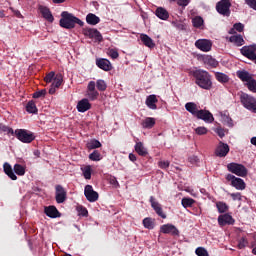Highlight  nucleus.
I'll use <instances>...</instances> for the list:
<instances>
[{"label":"nucleus","mask_w":256,"mask_h":256,"mask_svg":"<svg viewBox=\"0 0 256 256\" xmlns=\"http://www.w3.org/2000/svg\"><path fill=\"white\" fill-rule=\"evenodd\" d=\"M193 77L196 85H198L200 89H205L206 91H211V89H213V81L211 80L209 72L205 70H195L193 72Z\"/></svg>","instance_id":"nucleus-1"},{"label":"nucleus","mask_w":256,"mask_h":256,"mask_svg":"<svg viewBox=\"0 0 256 256\" xmlns=\"http://www.w3.org/2000/svg\"><path fill=\"white\" fill-rule=\"evenodd\" d=\"M60 27L63 29H75V25H79L80 27H83L85 23L77 18L72 13H69L68 11H63L61 13V19L59 21Z\"/></svg>","instance_id":"nucleus-2"},{"label":"nucleus","mask_w":256,"mask_h":256,"mask_svg":"<svg viewBox=\"0 0 256 256\" xmlns=\"http://www.w3.org/2000/svg\"><path fill=\"white\" fill-rule=\"evenodd\" d=\"M237 77L244 83L247 89L252 93H256V80L253 78V74L247 70H239L237 71Z\"/></svg>","instance_id":"nucleus-3"},{"label":"nucleus","mask_w":256,"mask_h":256,"mask_svg":"<svg viewBox=\"0 0 256 256\" xmlns=\"http://www.w3.org/2000/svg\"><path fill=\"white\" fill-rule=\"evenodd\" d=\"M8 133L16 135L17 139L22 143H32V141H35V134L25 129H9Z\"/></svg>","instance_id":"nucleus-4"},{"label":"nucleus","mask_w":256,"mask_h":256,"mask_svg":"<svg viewBox=\"0 0 256 256\" xmlns=\"http://www.w3.org/2000/svg\"><path fill=\"white\" fill-rule=\"evenodd\" d=\"M240 103L247 109L248 111H251V113H256V98L242 92L240 94Z\"/></svg>","instance_id":"nucleus-5"},{"label":"nucleus","mask_w":256,"mask_h":256,"mask_svg":"<svg viewBox=\"0 0 256 256\" xmlns=\"http://www.w3.org/2000/svg\"><path fill=\"white\" fill-rule=\"evenodd\" d=\"M227 169H228L229 173H233L234 175H237L238 177H247V174L249 173V171L243 164H239V163H235V162L229 163L227 165Z\"/></svg>","instance_id":"nucleus-6"},{"label":"nucleus","mask_w":256,"mask_h":256,"mask_svg":"<svg viewBox=\"0 0 256 256\" xmlns=\"http://www.w3.org/2000/svg\"><path fill=\"white\" fill-rule=\"evenodd\" d=\"M216 11L224 17H230L231 15V0H220L216 4Z\"/></svg>","instance_id":"nucleus-7"},{"label":"nucleus","mask_w":256,"mask_h":256,"mask_svg":"<svg viewBox=\"0 0 256 256\" xmlns=\"http://www.w3.org/2000/svg\"><path fill=\"white\" fill-rule=\"evenodd\" d=\"M226 181H229L230 185L234 187V189H237V191H244L247 187L243 179L238 178L233 174H227Z\"/></svg>","instance_id":"nucleus-8"},{"label":"nucleus","mask_w":256,"mask_h":256,"mask_svg":"<svg viewBox=\"0 0 256 256\" xmlns=\"http://www.w3.org/2000/svg\"><path fill=\"white\" fill-rule=\"evenodd\" d=\"M240 53L243 55V57H246V59L253 61V63L256 65V44L243 46L240 49Z\"/></svg>","instance_id":"nucleus-9"},{"label":"nucleus","mask_w":256,"mask_h":256,"mask_svg":"<svg viewBox=\"0 0 256 256\" xmlns=\"http://www.w3.org/2000/svg\"><path fill=\"white\" fill-rule=\"evenodd\" d=\"M84 195L90 203H95L99 199V193L97 191L93 190V186L86 185L84 188Z\"/></svg>","instance_id":"nucleus-10"},{"label":"nucleus","mask_w":256,"mask_h":256,"mask_svg":"<svg viewBox=\"0 0 256 256\" xmlns=\"http://www.w3.org/2000/svg\"><path fill=\"white\" fill-rule=\"evenodd\" d=\"M195 47L199 49L200 51H203L204 53H207L211 51V47H213V44L210 40L207 39H199L195 42Z\"/></svg>","instance_id":"nucleus-11"},{"label":"nucleus","mask_w":256,"mask_h":256,"mask_svg":"<svg viewBox=\"0 0 256 256\" xmlns=\"http://www.w3.org/2000/svg\"><path fill=\"white\" fill-rule=\"evenodd\" d=\"M196 119H201L204 123H213L215 121L213 114L209 110H199Z\"/></svg>","instance_id":"nucleus-12"},{"label":"nucleus","mask_w":256,"mask_h":256,"mask_svg":"<svg viewBox=\"0 0 256 256\" xmlns=\"http://www.w3.org/2000/svg\"><path fill=\"white\" fill-rule=\"evenodd\" d=\"M160 233H164V235H179V230L173 224H164L160 227Z\"/></svg>","instance_id":"nucleus-13"},{"label":"nucleus","mask_w":256,"mask_h":256,"mask_svg":"<svg viewBox=\"0 0 256 256\" xmlns=\"http://www.w3.org/2000/svg\"><path fill=\"white\" fill-rule=\"evenodd\" d=\"M84 35L86 37H89L90 39H96V41H103V36L101 35V32L97 29L93 28H86L83 30Z\"/></svg>","instance_id":"nucleus-14"},{"label":"nucleus","mask_w":256,"mask_h":256,"mask_svg":"<svg viewBox=\"0 0 256 256\" xmlns=\"http://www.w3.org/2000/svg\"><path fill=\"white\" fill-rule=\"evenodd\" d=\"M150 203L151 207L154 209L155 213L162 219H167V215L163 213V208H161V204L159 202L155 201V198L153 196L150 197Z\"/></svg>","instance_id":"nucleus-15"},{"label":"nucleus","mask_w":256,"mask_h":256,"mask_svg":"<svg viewBox=\"0 0 256 256\" xmlns=\"http://www.w3.org/2000/svg\"><path fill=\"white\" fill-rule=\"evenodd\" d=\"M67 200V191L61 185L56 186V202L57 203H65Z\"/></svg>","instance_id":"nucleus-16"},{"label":"nucleus","mask_w":256,"mask_h":256,"mask_svg":"<svg viewBox=\"0 0 256 256\" xmlns=\"http://www.w3.org/2000/svg\"><path fill=\"white\" fill-rule=\"evenodd\" d=\"M228 153H229V145L225 144L223 142H219V144L215 150V155L217 157H227Z\"/></svg>","instance_id":"nucleus-17"},{"label":"nucleus","mask_w":256,"mask_h":256,"mask_svg":"<svg viewBox=\"0 0 256 256\" xmlns=\"http://www.w3.org/2000/svg\"><path fill=\"white\" fill-rule=\"evenodd\" d=\"M96 65L97 67H99V69H102L103 71H111L113 69L111 62L105 58L97 59Z\"/></svg>","instance_id":"nucleus-18"},{"label":"nucleus","mask_w":256,"mask_h":256,"mask_svg":"<svg viewBox=\"0 0 256 256\" xmlns=\"http://www.w3.org/2000/svg\"><path fill=\"white\" fill-rule=\"evenodd\" d=\"M235 223V220H233V216L229 214H223L218 217V224L221 227H224V225H233Z\"/></svg>","instance_id":"nucleus-19"},{"label":"nucleus","mask_w":256,"mask_h":256,"mask_svg":"<svg viewBox=\"0 0 256 256\" xmlns=\"http://www.w3.org/2000/svg\"><path fill=\"white\" fill-rule=\"evenodd\" d=\"M39 10H40L42 17H44V19H46V21H48L49 23H53V21H55V18L53 17L51 10L49 8H47V6H40Z\"/></svg>","instance_id":"nucleus-20"},{"label":"nucleus","mask_w":256,"mask_h":256,"mask_svg":"<svg viewBox=\"0 0 256 256\" xmlns=\"http://www.w3.org/2000/svg\"><path fill=\"white\" fill-rule=\"evenodd\" d=\"M89 109H91V103H89V99L84 98L78 102L77 110L79 113H85V111H89Z\"/></svg>","instance_id":"nucleus-21"},{"label":"nucleus","mask_w":256,"mask_h":256,"mask_svg":"<svg viewBox=\"0 0 256 256\" xmlns=\"http://www.w3.org/2000/svg\"><path fill=\"white\" fill-rule=\"evenodd\" d=\"M185 109H186V111H188V113H191V115H193V117H197V115L200 111L199 107H197V104H195V102L186 103Z\"/></svg>","instance_id":"nucleus-22"},{"label":"nucleus","mask_w":256,"mask_h":256,"mask_svg":"<svg viewBox=\"0 0 256 256\" xmlns=\"http://www.w3.org/2000/svg\"><path fill=\"white\" fill-rule=\"evenodd\" d=\"M155 15L156 17H158V19H161L162 21H167L169 19V12L163 7H158L156 9Z\"/></svg>","instance_id":"nucleus-23"},{"label":"nucleus","mask_w":256,"mask_h":256,"mask_svg":"<svg viewBox=\"0 0 256 256\" xmlns=\"http://www.w3.org/2000/svg\"><path fill=\"white\" fill-rule=\"evenodd\" d=\"M140 39L145 47H149V49H153L155 47V42L147 34H141Z\"/></svg>","instance_id":"nucleus-24"},{"label":"nucleus","mask_w":256,"mask_h":256,"mask_svg":"<svg viewBox=\"0 0 256 256\" xmlns=\"http://www.w3.org/2000/svg\"><path fill=\"white\" fill-rule=\"evenodd\" d=\"M230 43H234L236 47H243L245 40L241 34L233 35L229 38Z\"/></svg>","instance_id":"nucleus-25"},{"label":"nucleus","mask_w":256,"mask_h":256,"mask_svg":"<svg viewBox=\"0 0 256 256\" xmlns=\"http://www.w3.org/2000/svg\"><path fill=\"white\" fill-rule=\"evenodd\" d=\"M159 100L157 99V96L152 94V95H149L147 98H146V105L149 109H157V102Z\"/></svg>","instance_id":"nucleus-26"},{"label":"nucleus","mask_w":256,"mask_h":256,"mask_svg":"<svg viewBox=\"0 0 256 256\" xmlns=\"http://www.w3.org/2000/svg\"><path fill=\"white\" fill-rule=\"evenodd\" d=\"M3 167L6 175H8V177L12 179V181H17V175H15V172H13V168L11 167V165L6 162L4 163Z\"/></svg>","instance_id":"nucleus-27"},{"label":"nucleus","mask_w":256,"mask_h":256,"mask_svg":"<svg viewBox=\"0 0 256 256\" xmlns=\"http://www.w3.org/2000/svg\"><path fill=\"white\" fill-rule=\"evenodd\" d=\"M45 213L47 217H51V219H56V217H59V210H57L55 206L46 207Z\"/></svg>","instance_id":"nucleus-28"},{"label":"nucleus","mask_w":256,"mask_h":256,"mask_svg":"<svg viewBox=\"0 0 256 256\" xmlns=\"http://www.w3.org/2000/svg\"><path fill=\"white\" fill-rule=\"evenodd\" d=\"M100 21L101 19L93 13H89L86 16V22L88 23V25H97Z\"/></svg>","instance_id":"nucleus-29"},{"label":"nucleus","mask_w":256,"mask_h":256,"mask_svg":"<svg viewBox=\"0 0 256 256\" xmlns=\"http://www.w3.org/2000/svg\"><path fill=\"white\" fill-rule=\"evenodd\" d=\"M135 151L138 155H141V157H145V155H147V148H145L141 142L136 143Z\"/></svg>","instance_id":"nucleus-30"},{"label":"nucleus","mask_w":256,"mask_h":256,"mask_svg":"<svg viewBox=\"0 0 256 256\" xmlns=\"http://www.w3.org/2000/svg\"><path fill=\"white\" fill-rule=\"evenodd\" d=\"M204 23H205V21L203 20V17H201V16H196L192 19V25L196 29H201V27H203Z\"/></svg>","instance_id":"nucleus-31"},{"label":"nucleus","mask_w":256,"mask_h":256,"mask_svg":"<svg viewBox=\"0 0 256 256\" xmlns=\"http://www.w3.org/2000/svg\"><path fill=\"white\" fill-rule=\"evenodd\" d=\"M142 223L145 229H149V230L155 229V221L150 217L144 218Z\"/></svg>","instance_id":"nucleus-32"},{"label":"nucleus","mask_w":256,"mask_h":256,"mask_svg":"<svg viewBox=\"0 0 256 256\" xmlns=\"http://www.w3.org/2000/svg\"><path fill=\"white\" fill-rule=\"evenodd\" d=\"M215 77L219 83H229V76L222 72H216Z\"/></svg>","instance_id":"nucleus-33"},{"label":"nucleus","mask_w":256,"mask_h":256,"mask_svg":"<svg viewBox=\"0 0 256 256\" xmlns=\"http://www.w3.org/2000/svg\"><path fill=\"white\" fill-rule=\"evenodd\" d=\"M142 125L146 129H151V128L155 127V118H151V117L146 118L143 121Z\"/></svg>","instance_id":"nucleus-34"},{"label":"nucleus","mask_w":256,"mask_h":256,"mask_svg":"<svg viewBox=\"0 0 256 256\" xmlns=\"http://www.w3.org/2000/svg\"><path fill=\"white\" fill-rule=\"evenodd\" d=\"M63 83V75L62 74H57L54 77V81L51 84L53 87H56L57 89H59V87H61V84Z\"/></svg>","instance_id":"nucleus-35"},{"label":"nucleus","mask_w":256,"mask_h":256,"mask_svg":"<svg viewBox=\"0 0 256 256\" xmlns=\"http://www.w3.org/2000/svg\"><path fill=\"white\" fill-rule=\"evenodd\" d=\"M204 63H206L207 65H210V67H217V65H219V62L216 61L215 58L211 56H206L204 58Z\"/></svg>","instance_id":"nucleus-36"},{"label":"nucleus","mask_w":256,"mask_h":256,"mask_svg":"<svg viewBox=\"0 0 256 256\" xmlns=\"http://www.w3.org/2000/svg\"><path fill=\"white\" fill-rule=\"evenodd\" d=\"M221 121L222 123H224V125H227L228 127H233V119H231V117H229L228 115H221Z\"/></svg>","instance_id":"nucleus-37"},{"label":"nucleus","mask_w":256,"mask_h":256,"mask_svg":"<svg viewBox=\"0 0 256 256\" xmlns=\"http://www.w3.org/2000/svg\"><path fill=\"white\" fill-rule=\"evenodd\" d=\"M181 203L182 207H184V209H187L188 207H193L195 200H193V198H183Z\"/></svg>","instance_id":"nucleus-38"},{"label":"nucleus","mask_w":256,"mask_h":256,"mask_svg":"<svg viewBox=\"0 0 256 256\" xmlns=\"http://www.w3.org/2000/svg\"><path fill=\"white\" fill-rule=\"evenodd\" d=\"M81 171H82V173H83V177H84V179H87V180H89V179H91V166H85V167H83V168H81Z\"/></svg>","instance_id":"nucleus-39"},{"label":"nucleus","mask_w":256,"mask_h":256,"mask_svg":"<svg viewBox=\"0 0 256 256\" xmlns=\"http://www.w3.org/2000/svg\"><path fill=\"white\" fill-rule=\"evenodd\" d=\"M26 111L28 113H37V106L35 105V102L29 101L26 105Z\"/></svg>","instance_id":"nucleus-40"},{"label":"nucleus","mask_w":256,"mask_h":256,"mask_svg":"<svg viewBox=\"0 0 256 256\" xmlns=\"http://www.w3.org/2000/svg\"><path fill=\"white\" fill-rule=\"evenodd\" d=\"M88 149H99L101 147V142L99 140H91L90 142L87 143Z\"/></svg>","instance_id":"nucleus-41"},{"label":"nucleus","mask_w":256,"mask_h":256,"mask_svg":"<svg viewBox=\"0 0 256 256\" xmlns=\"http://www.w3.org/2000/svg\"><path fill=\"white\" fill-rule=\"evenodd\" d=\"M90 161H101V153L98 150H94L90 155H89Z\"/></svg>","instance_id":"nucleus-42"},{"label":"nucleus","mask_w":256,"mask_h":256,"mask_svg":"<svg viewBox=\"0 0 256 256\" xmlns=\"http://www.w3.org/2000/svg\"><path fill=\"white\" fill-rule=\"evenodd\" d=\"M216 207H217L219 213H225L229 209V206H227V204L225 202L216 203Z\"/></svg>","instance_id":"nucleus-43"},{"label":"nucleus","mask_w":256,"mask_h":256,"mask_svg":"<svg viewBox=\"0 0 256 256\" xmlns=\"http://www.w3.org/2000/svg\"><path fill=\"white\" fill-rule=\"evenodd\" d=\"M14 171L16 175H20V176L25 175V167L21 166L20 164L14 165Z\"/></svg>","instance_id":"nucleus-44"},{"label":"nucleus","mask_w":256,"mask_h":256,"mask_svg":"<svg viewBox=\"0 0 256 256\" xmlns=\"http://www.w3.org/2000/svg\"><path fill=\"white\" fill-rule=\"evenodd\" d=\"M87 97L90 101H95L99 97V92L96 91H87Z\"/></svg>","instance_id":"nucleus-45"},{"label":"nucleus","mask_w":256,"mask_h":256,"mask_svg":"<svg viewBox=\"0 0 256 256\" xmlns=\"http://www.w3.org/2000/svg\"><path fill=\"white\" fill-rule=\"evenodd\" d=\"M96 87H97L98 91H106L107 83L104 82V80H97Z\"/></svg>","instance_id":"nucleus-46"},{"label":"nucleus","mask_w":256,"mask_h":256,"mask_svg":"<svg viewBox=\"0 0 256 256\" xmlns=\"http://www.w3.org/2000/svg\"><path fill=\"white\" fill-rule=\"evenodd\" d=\"M195 253L197 256H209V252L207 251V249H205L203 247H198L195 250Z\"/></svg>","instance_id":"nucleus-47"},{"label":"nucleus","mask_w":256,"mask_h":256,"mask_svg":"<svg viewBox=\"0 0 256 256\" xmlns=\"http://www.w3.org/2000/svg\"><path fill=\"white\" fill-rule=\"evenodd\" d=\"M249 245V242L247 241V238L242 237L238 242V249H245Z\"/></svg>","instance_id":"nucleus-48"},{"label":"nucleus","mask_w":256,"mask_h":256,"mask_svg":"<svg viewBox=\"0 0 256 256\" xmlns=\"http://www.w3.org/2000/svg\"><path fill=\"white\" fill-rule=\"evenodd\" d=\"M47 95V90L42 89L40 91H37L33 94L34 99H41V97H45Z\"/></svg>","instance_id":"nucleus-49"},{"label":"nucleus","mask_w":256,"mask_h":256,"mask_svg":"<svg viewBox=\"0 0 256 256\" xmlns=\"http://www.w3.org/2000/svg\"><path fill=\"white\" fill-rule=\"evenodd\" d=\"M230 197L233 199V201H241L243 199L241 192L230 193Z\"/></svg>","instance_id":"nucleus-50"},{"label":"nucleus","mask_w":256,"mask_h":256,"mask_svg":"<svg viewBox=\"0 0 256 256\" xmlns=\"http://www.w3.org/2000/svg\"><path fill=\"white\" fill-rule=\"evenodd\" d=\"M188 161L191 163V165H199V157L195 155L188 157Z\"/></svg>","instance_id":"nucleus-51"},{"label":"nucleus","mask_w":256,"mask_h":256,"mask_svg":"<svg viewBox=\"0 0 256 256\" xmlns=\"http://www.w3.org/2000/svg\"><path fill=\"white\" fill-rule=\"evenodd\" d=\"M54 79H55V72H50V73H48V74L45 76V78H44V80H45L46 83H51V81H54Z\"/></svg>","instance_id":"nucleus-52"},{"label":"nucleus","mask_w":256,"mask_h":256,"mask_svg":"<svg viewBox=\"0 0 256 256\" xmlns=\"http://www.w3.org/2000/svg\"><path fill=\"white\" fill-rule=\"evenodd\" d=\"M108 55L111 57V59H117L119 57V52H117L115 49H109Z\"/></svg>","instance_id":"nucleus-53"},{"label":"nucleus","mask_w":256,"mask_h":256,"mask_svg":"<svg viewBox=\"0 0 256 256\" xmlns=\"http://www.w3.org/2000/svg\"><path fill=\"white\" fill-rule=\"evenodd\" d=\"M233 27H234V29L236 30V31H238V33H243V30L245 29V25H243L242 23H235L234 25H233Z\"/></svg>","instance_id":"nucleus-54"},{"label":"nucleus","mask_w":256,"mask_h":256,"mask_svg":"<svg viewBox=\"0 0 256 256\" xmlns=\"http://www.w3.org/2000/svg\"><path fill=\"white\" fill-rule=\"evenodd\" d=\"M78 212L80 215H82V217H87V215H89V211H87V208L83 206L78 207Z\"/></svg>","instance_id":"nucleus-55"},{"label":"nucleus","mask_w":256,"mask_h":256,"mask_svg":"<svg viewBox=\"0 0 256 256\" xmlns=\"http://www.w3.org/2000/svg\"><path fill=\"white\" fill-rule=\"evenodd\" d=\"M215 133H216V135H218V137H220V139H223V137H225V134L227 133V130H225V129H216Z\"/></svg>","instance_id":"nucleus-56"},{"label":"nucleus","mask_w":256,"mask_h":256,"mask_svg":"<svg viewBox=\"0 0 256 256\" xmlns=\"http://www.w3.org/2000/svg\"><path fill=\"white\" fill-rule=\"evenodd\" d=\"M189 3H191V0H177V5H179V7H187Z\"/></svg>","instance_id":"nucleus-57"},{"label":"nucleus","mask_w":256,"mask_h":256,"mask_svg":"<svg viewBox=\"0 0 256 256\" xmlns=\"http://www.w3.org/2000/svg\"><path fill=\"white\" fill-rule=\"evenodd\" d=\"M169 161H160L158 163L160 169H167L169 167Z\"/></svg>","instance_id":"nucleus-58"},{"label":"nucleus","mask_w":256,"mask_h":256,"mask_svg":"<svg viewBox=\"0 0 256 256\" xmlns=\"http://www.w3.org/2000/svg\"><path fill=\"white\" fill-rule=\"evenodd\" d=\"M96 84L95 81H90L88 84V91H97L95 90Z\"/></svg>","instance_id":"nucleus-59"},{"label":"nucleus","mask_w":256,"mask_h":256,"mask_svg":"<svg viewBox=\"0 0 256 256\" xmlns=\"http://www.w3.org/2000/svg\"><path fill=\"white\" fill-rule=\"evenodd\" d=\"M185 191H186V193H190V195H192V197L197 196V194L195 193V190H193V188H191V187H186Z\"/></svg>","instance_id":"nucleus-60"},{"label":"nucleus","mask_w":256,"mask_h":256,"mask_svg":"<svg viewBox=\"0 0 256 256\" xmlns=\"http://www.w3.org/2000/svg\"><path fill=\"white\" fill-rule=\"evenodd\" d=\"M110 184L114 185V187H119V182L117 181V178H115V177L110 178Z\"/></svg>","instance_id":"nucleus-61"},{"label":"nucleus","mask_w":256,"mask_h":256,"mask_svg":"<svg viewBox=\"0 0 256 256\" xmlns=\"http://www.w3.org/2000/svg\"><path fill=\"white\" fill-rule=\"evenodd\" d=\"M196 135H207V129H196Z\"/></svg>","instance_id":"nucleus-62"},{"label":"nucleus","mask_w":256,"mask_h":256,"mask_svg":"<svg viewBox=\"0 0 256 256\" xmlns=\"http://www.w3.org/2000/svg\"><path fill=\"white\" fill-rule=\"evenodd\" d=\"M56 89H57V87L52 86V84H51V87H50V89H49V94H50V95H55Z\"/></svg>","instance_id":"nucleus-63"},{"label":"nucleus","mask_w":256,"mask_h":256,"mask_svg":"<svg viewBox=\"0 0 256 256\" xmlns=\"http://www.w3.org/2000/svg\"><path fill=\"white\" fill-rule=\"evenodd\" d=\"M129 159H130V161L135 162V161H137V156H135V154H133V153H130Z\"/></svg>","instance_id":"nucleus-64"}]
</instances>
